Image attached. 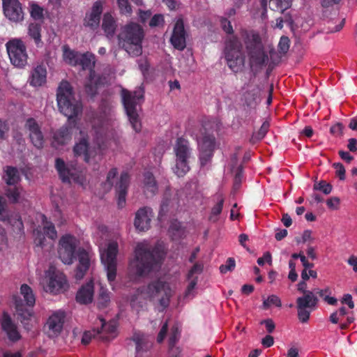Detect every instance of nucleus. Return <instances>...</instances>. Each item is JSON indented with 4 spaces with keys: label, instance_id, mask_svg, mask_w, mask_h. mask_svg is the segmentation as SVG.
I'll return each instance as SVG.
<instances>
[{
    "label": "nucleus",
    "instance_id": "18",
    "mask_svg": "<svg viewBox=\"0 0 357 357\" xmlns=\"http://www.w3.org/2000/svg\"><path fill=\"white\" fill-rule=\"evenodd\" d=\"M3 14L7 19L13 22H20L24 20V11L19 0H2Z\"/></svg>",
    "mask_w": 357,
    "mask_h": 357
},
{
    "label": "nucleus",
    "instance_id": "54",
    "mask_svg": "<svg viewBox=\"0 0 357 357\" xmlns=\"http://www.w3.org/2000/svg\"><path fill=\"white\" fill-rule=\"evenodd\" d=\"M236 266L235 260L229 257L227 259L225 264H222L220 266V271L222 273H226L227 271H231Z\"/></svg>",
    "mask_w": 357,
    "mask_h": 357
},
{
    "label": "nucleus",
    "instance_id": "28",
    "mask_svg": "<svg viewBox=\"0 0 357 357\" xmlns=\"http://www.w3.org/2000/svg\"><path fill=\"white\" fill-rule=\"evenodd\" d=\"M142 189L147 198L153 197L158 193V183L153 174L150 172H146L143 174Z\"/></svg>",
    "mask_w": 357,
    "mask_h": 357
},
{
    "label": "nucleus",
    "instance_id": "37",
    "mask_svg": "<svg viewBox=\"0 0 357 357\" xmlns=\"http://www.w3.org/2000/svg\"><path fill=\"white\" fill-rule=\"evenodd\" d=\"M80 52L71 50L67 46L63 47V59L64 61L73 66H77L79 56Z\"/></svg>",
    "mask_w": 357,
    "mask_h": 357
},
{
    "label": "nucleus",
    "instance_id": "47",
    "mask_svg": "<svg viewBox=\"0 0 357 357\" xmlns=\"http://www.w3.org/2000/svg\"><path fill=\"white\" fill-rule=\"evenodd\" d=\"M345 315L348 316L350 314L348 312L347 309L342 306L330 315L329 320L332 324H336L339 322L340 317Z\"/></svg>",
    "mask_w": 357,
    "mask_h": 357
},
{
    "label": "nucleus",
    "instance_id": "49",
    "mask_svg": "<svg viewBox=\"0 0 357 357\" xmlns=\"http://www.w3.org/2000/svg\"><path fill=\"white\" fill-rule=\"evenodd\" d=\"M332 189L333 186L326 181H321L314 185V190L321 191L325 195L330 194Z\"/></svg>",
    "mask_w": 357,
    "mask_h": 357
},
{
    "label": "nucleus",
    "instance_id": "2",
    "mask_svg": "<svg viewBox=\"0 0 357 357\" xmlns=\"http://www.w3.org/2000/svg\"><path fill=\"white\" fill-rule=\"evenodd\" d=\"M145 33L143 27L135 22H130L122 27L118 35L119 45L131 56L142 54V41Z\"/></svg>",
    "mask_w": 357,
    "mask_h": 357
},
{
    "label": "nucleus",
    "instance_id": "19",
    "mask_svg": "<svg viewBox=\"0 0 357 357\" xmlns=\"http://www.w3.org/2000/svg\"><path fill=\"white\" fill-rule=\"evenodd\" d=\"M186 38L187 33L185 30L183 20L179 17L174 24L170 43L175 49L182 51L186 47Z\"/></svg>",
    "mask_w": 357,
    "mask_h": 357
},
{
    "label": "nucleus",
    "instance_id": "43",
    "mask_svg": "<svg viewBox=\"0 0 357 357\" xmlns=\"http://www.w3.org/2000/svg\"><path fill=\"white\" fill-rule=\"evenodd\" d=\"M30 15L35 20H43L44 18V9L36 3L30 5Z\"/></svg>",
    "mask_w": 357,
    "mask_h": 357
},
{
    "label": "nucleus",
    "instance_id": "35",
    "mask_svg": "<svg viewBox=\"0 0 357 357\" xmlns=\"http://www.w3.org/2000/svg\"><path fill=\"white\" fill-rule=\"evenodd\" d=\"M71 128L65 125L61 127L54 135V139L61 145L65 144L71 139Z\"/></svg>",
    "mask_w": 357,
    "mask_h": 357
},
{
    "label": "nucleus",
    "instance_id": "10",
    "mask_svg": "<svg viewBox=\"0 0 357 357\" xmlns=\"http://www.w3.org/2000/svg\"><path fill=\"white\" fill-rule=\"evenodd\" d=\"M118 252V243L112 241L108 244L106 250L101 253V261L107 271V278L109 283L114 282L116 277Z\"/></svg>",
    "mask_w": 357,
    "mask_h": 357
},
{
    "label": "nucleus",
    "instance_id": "60",
    "mask_svg": "<svg viewBox=\"0 0 357 357\" xmlns=\"http://www.w3.org/2000/svg\"><path fill=\"white\" fill-rule=\"evenodd\" d=\"M189 280V284H188V285L186 288V290L185 291V297L189 296L191 294L192 291L195 288V287L197 284V276L192 277L191 278V280Z\"/></svg>",
    "mask_w": 357,
    "mask_h": 357
},
{
    "label": "nucleus",
    "instance_id": "57",
    "mask_svg": "<svg viewBox=\"0 0 357 357\" xmlns=\"http://www.w3.org/2000/svg\"><path fill=\"white\" fill-rule=\"evenodd\" d=\"M343 124L342 123H337L331 127L330 132L335 136L340 137L343 135Z\"/></svg>",
    "mask_w": 357,
    "mask_h": 357
},
{
    "label": "nucleus",
    "instance_id": "29",
    "mask_svg": "<svg viewBox=\"0 0 357 357\" xmlns=\"http://www.w3.org/2000/svg\"><path fill=\"white\" fill-rule=\"evenodd\" d=\"M94 293L93 282L92 280L89 281L82 285L77 291L76 294V301L78 303L86 305L91 303L93 301Z\"/></svg>",
    "mask_w": 357,
    "mask_h": 357
},
{
    "label": "nucleus",
    "instance_id": "33",
    "mask_svg": "<svg viewBox=\"0 0 357 357\" xmlns=\"http://www.w3.org/2000/svg\"><path fill=\"white\" fill-rule=\"evenodd\" d=\"M47 70L43 66H37L31 72L30 84L40 86L46 82Z\"/></svg>",
    "mask_w": 357,
    "mask_h": 357
},
{
    "label": "nucleus",
    "instance_id": "53",
    "mask_svg": "<svg viewBox=\"0 0 357 357\" xmlns=\"http://www.w3.org/2000/svg\"><path fill=\"white\" fill-rule=\"evenodd\" d=\"M117 174L118 170L116 168H112L109 171L105 183V186L107 188L108 190H110L113 186V180L116 176Z\"/></svg>",
    "mask_w": 357,
    "mask_h": 357
},
{
    "label": "nucleus",
    "instance_id": "44",
    "mask_svg": "<svg viewBox=\"0 0 357 357\" xmlns=\"http://www.w3.org/2000/svg\"><path fill=\"white\" fill-rule=\"evenodd\" d=\"M43 219L45 223L43 227L45 234L51 239H55L57 237V232L54 224L46 221L47 218L45 215H43Z\"/></svg>",
    "mask_w": 357,
    "mask_h": 357
},
{
    "label": "nucleus",
    "instance_id": "45",
    "mask_svg": "<svg viewBox=\"0 0 357 357\" xmlns=\"http://www.w3.org/2000/svg\"><path fill=\"white\" fill-rule=\"evenodd\" d=\"M224 204V199L220 197L218 203L212 208L208 220L211 222L218 221V216L221 213Z\"/></svg>",
    "mask_w": 357,
    "mask_h": 357
},
{
    "label": "nucleus",
    "instance_id": "21",
    "mask_svg": "<svg viewBox=\"0 0 357 357\" xmlns=\"http://www.w3.org/2000/svg\"><path fill=\"white\" fill-rule=\"evenodd\" d=\"M130 175L128 172H123L121 174L119 180L115 185L116 196L117 197V204L119 208L125 206L126 202V196L130 185Z\"/></svg>",
    "mask_w": 357,
    "mask_h": 357
},
{
    "label": "nucleus",
    "instance_id": "59",
    "mask_svg": "<svg viewBox=\"0 0 357 357\" xmlns=\"http://www.w3.org/2000/svg\"><path fill=\"white\" fill-rule=\"evenodd\" d=\"M164 22V17L162 15L155 14L154 15L149 22V26L151 27H155L159 26L160 24Z\"/></svg>",
    "mask_w": 357,
    "mask_h": 357
},
{
    "label": "nucleus",
    "instance_id": "22",
    "mask_svg": "<svg viewBox=\"0 0 357 357\" xmlns=\"http://www.w3.org/2000/svg\"><path fill=\"white\" fill-rule=\"evenodd\" d=\"M102 13V5L100 1H96L90 12L86 13L83 20V26L91 31L98 28L100 22V16Z\"/></svg>",
    "mask_w": 357,
    "mask_h": 357
},
{
    "label": "nucleus",
    "instance_id": "17",
    "mask_svg": "<svg viewBox=\"0 0 357 357\" xmlns=\"http://www.w3.org/2000/svg\"><path fill=\"white\" fill-rule=\"evenodd\" d=\"M6 201L0 196V220L10 225L14 232L22 235L24 234V224L19 213L9 215L6 211Z\"/></svg>",
    "mask_w": 357,
    "mask_h": 357
},
{
    "label": "nucleus",
    "instance_id": "51",
    "mask_svg": "<svg viewBox=\"0 0 357 357\" xmlns=\"http://www.w3.org/2000/svg\"><path fill=\"white\" fill-rule=\"evenodd\" d=\"M117 3L121 14L130 15L132 13V7L128 0H117Z\"/></svg>",
    "mask_w": 357,
    "mask_h": 357
},
{
    "label": "nucleus",
    "instance_id": "62",
    "mask_svg": "<svg viewBox=\"0 0 357 357\" xmlns=\"http://www.w3.org/2000/svg\"><path fill=\"white\" fill-rule=\"evenodd\" d=\"M260 324L261 325H263V324L265 325L266 331L268 333H273L275 328V324L271 319H267L262 320L260 322Z\"/></svg>",
    "mask_w": 357,
    "mask_h": 357
},
{
    "label": "nucleus",
    "instance_id": "46",
    "mask_svg": "<svg viewBox=\"0 0 357 357\" xmlns=\"http://www.w3.org/2000/svg\"><path fill=\"white\" fill-rule=\"evenodd\" d=\"M270 2L275 6L273 10H277L281 13H284L291 6V0H270Z\"/></svg>",
    "mask_w": 357,
    "mask_h": 357
},
{
    "label": "nucleus",
    "instance_id": "42",
    "mask_svg": "<svg viewBox=\"0 0 357 357\" xmlns=\"http://www.w3.org/2000/svg\"><path fill=\"white\" fill-rule=\"evenodd\" d=\"M110 302L109 292L105 288L101 287L98 298V307L100 309L105 308Z\"/></svg>",
    "mask_w": 357,
    "mask_h": 357
},
{
    "label": "nucleus",
    "instance_id": "58",
    "mask_svg": "<svg viewBox=\"0 0 357 357\" xmlns=\"http://www.w3.org/2000/svg\"><path fill=\"white\" fill-rule=\"evenodd\" d=\"M203 271V266L200 264H195L189 271L187 278L188 280H191L192 277H195V274H200Z\"/></svg>",
    "mask_w": 357,
    "mask_h": 357
},
{
    "label": "nucleus",
    "instance_id": "40",
    "mask_svg": "<svg viewBox=\"0 0 357 357\" xmlns=\"http://www.w3.org/2000/svg\"><path fill=\"white\" fill-rule=\"evenodd\" d=\"M28 33L36 44L41 42V25L38 23H30L28 28Z\"/></svg>",
    "mask_w": 357,
    "mask_h": 357
},
{
    "label": "nucleus",
    "instance_id": "63",
    "mask_svg": "<svg viewBox=\"0 0 357 357\" xmlns=\"http://www.w3.org/2000/svg\"><path fill=\"white\" fill-rule=\"evenodd\" d=\"M355 321L353 312L350 313V315L347 317L346 321L340 324L339 327L341 330H346L349 328V325Z\"/></svg>",
    "mask_w": 357,
    "mask_h": 357
},
{
    "label": "nucleus",
    "instance_id": "31",
    "mask_svg": "<svg viewBox=\"0 0 357 357\" xmlns=\"http://www.w3.org/2000/svg\"><path fill=\"white\" fill-rule=\"evenodd\" d=\"M318 298L313 291H307L305 292V294L302 296L297 298L296 305L314 310L318 303Z\"/></svg>",
    "mask_w": 357,
    "mask_h": 357
},
{
    "label": "nucleus",
    "instance_id": "3",
    "mask_svg": "<svg viewBox=\"0 0 357 357\" xmlns=\"http://www.w3.org/2000/svg\"><path fill=\"white\" fill-rule=\"evenodd\" d=\"M122 103L132 128L136 132L142 130V123L139 115L140 105L144 100V90L139 87L134 91L126 89L121 90Z\"/></svg>",
    "mask_w": 357,
    "mask_h": 357
},
{
    "label": "nucleus",
    "instance_id": "8",
    "mask_svg": "<svg viewBox=\"0 0 357 357\" xmlns=\"http://www.w3.org/2000/svg\"><path fill=\"white\" fill-rule=\"evenodd\" d=\"M59 179L63 183H82V172L74 162H66L61 158H56L54 163Z\"/></svg>",
    "mask_w": 357,
    "mask_h": 357
},
{
    "label": "nucleus",
    "instance_id": "20",
    "mask_svg": "<svg viewBox=\"0 0 357 357\" xmlns=\"http://www.w3.org/2000/svg\"><path fill=\"white\" fill-rule=\"evenodd\" d=\"M24 127L29 132V139L32 144L38 149L43 147L45 139L41 128L33 118L26 119Z\"/></svg>",
    "mask_w": 357,
    "mask_h": 357
},
{
    "label": "nucleus",
    "instance_id": "34",
    "mask_svg": "<svg viewBox=\"0 0 357 357\" xmlns=\"http://www.w3.org/2000/svg\"><path fill=\"white\" fill-rule=\"evenodd\" d=\"M102 29L107 38H113L116 29V23L114 17L109 13H105L103 15Z\"/></svg>",
    "mask_w": 357,
    "mask_h": 357
},
{
    "label": "nucleus",
    "instance_id": "15",
    "mask_svg": "<svg viewBox=\"0 0 357 357\" xmlns=\"http://www.w3.org/2000/svg\"><path fill=\"white\" fill-rule=\"evenodd\" d=\"M199 151V158L202 167L206 165L212 159L215 150V138L213 135L205 133L197 139Z\"/></svg>",
    "mask_w": 357,
    "mask_h": 357
},
{
    "label": "nucleus",
    "instance_id": "14",
    "mask_svg": "<svg viewBox=\"0 0 357 357\" xmlns=\"http://www.w3.org/2000/svg\"><path fill=\"white\" fill-rule=\"evenodd\" d=\"M78 241L77 238L70 235L63 236L59 240L58 250L59 257L65 264H72L75 259V250Z\"/></svg>",
    "mask_w": 357,
    "mask_h": 357
},
{
    "label": "nucleus",
    "instance_id": "38",
    "mask_svg": "<svg viewBox=\"0 0 357 357\" xmlns=\"http://www.w3.org/2000/svg\"><path fill=\"white\" fill-rule=\"evenodd\" d=\"M4 179L8 185H14L20 181L18 171L15 167H7Z\"/></svg>",
    "mask_w": 357,
    "mask_h": 357
},
{
    "label": "nucleus",
    "instance_id": "30",
    "mask_svg": "<svg viewBox=\"0 0 357 357\" xmlns=\"http://www.w3.org/2000/svg\"><path fill=\"white\" fill-rule=\"evenodd\" d=\"M64 319L65 314L63 312H55L49 317L47 324L54 335H58L61 332Z\"/></svg>",
    "mask_w": 357,
    "mask_h": 357
},
{
    "label": "nucleus",
    "instance_id": "12",
    "mask_svg": "<svg viewBox=\"0 0 357 357\" xmlns=\"http://www.w3.org/2000/svg\"><path fill=\"white\" fill-rule=\"evenodd\" d=\"M170 289L166 282L156 280L151 282L146 288V294L151 300L158 298L160 305L166 308L169 304Z\"/></svg>",
    "mask_w": 357,
    "mask_h": 357
},
{
    "label": "nucleus",
    "instance_id": "50",
    "mask_svg": "<svg viewBox=\"0 0 357 357\" xmlns=\"http://www.w3.org/2000/svg\"><path fill=\"white\" fill-rule=\"evenodd\" d=\"M290 47V40L287 36H282L278 43V51L280 54H286Z\"/></svg>",
    "mask_w": 357,
    "mask_h": 357
},
{
    "label": "nucleus",
    "instance_id": "61",
    "mask_svg": "<svg viewBox=\"0 0 357 357\" xmlns=\"http://www.w3.org/2000/svg\"><path fill=\"white\" fill-rule=\"evenodd\" d=\"M222 29L228 34H231L234 32L233 27L230 21L226 18H222L220 20Z\"/></svg>",
    "mask_w": 357,
    "mask_h": 357
},
{
    "label": "nucleus",
    "instance_id": "27",
    "mask_svg": "<svg viewBox=\"0 0 357 357\" xmlns=\"http://www.w3.org/2000/svg\"><path fill=\"white\" fill-rule=\"evenodd\" d=\"M178 205L177 195L173 194L171 189L167 188L162 199L159 215H165L171 208H176Z\"/></svg>",
    "mask_w": 357,
    "mask_h": 357
},
{
    "label": "nucleus",
    "instance_id": "7",
    "mask_svg": "<svg viewBox=\"0 0 357 357\" xmlns=\"http://www.w3.org/2000/svg\"><path fill=\"white\" fill-rule=\"evenodd\" d=\"M20 294L24 298V301L20 297L15 296L13 297L15 307L18 317L22 324L28 321L33 315V307L36 303V298L32 289L26 284H23L20 287Z\"/></svg>",
    "mask_w": 357,
    "mask_h": 357
},
{
    "label": "nucleus",
    "instance_id": "55",
    "mask_svg": "<svg viewBox=\"0 0 357 357\" xmlns=\"http://www.w3.org/2000/svg\"><path fill=\"white\" fill-rule=\"evenodd\" d=\"M333 167L335 169L336 175L339 177L340 180L344 181L346 172L344 165L340 162H335L333 165Z\"/></svg>",
    "mask_w": 357,
    "mask_h": 357
},
{
    "label": "nucleus",
    "instance_id": "36",
    "mask_svg": "<svg viewBox=\"0 0 357 357\" xmlns=\"http://www.w3.org/2000/svg\"><path fill=\"white\" fill-rule=\"evenodd\" d=\"M22 191V188L15 185H8L5 194L10 203L15 204L20 202Z\"/></svg>",
    "mask_w": 357,
    "mask_h": 357
},
{
    "label": "nucleus",
    "instance_id": "64",
    "mask_svg": "<svg viewBox=\"0 0 357 357\" xmlns=\"http://www.w3.org/2000/svg\"><path fill=\"white\" fill-rule=\"evenodd\" d=\"M167 330H168V324H167V322H165L162 325V326L160 328L159 333L158 335V337H157L158 342L161 343L164 340V339L167 335Z\"/></svg>",
    "mask_w": 357,
    "mask_h": 357
},
{
    "label": "nucleus",
    "instance_id": "25",
    "mask_svg": "<svg viewBox=\"0 0 357 357\" xmlns=\"http://www.w3.org/2000/svg\"><path fill=\"white\" fill-rule=\"evenodd\" d=\"M246 86L251 89L245 90L243 93L241 100L244 105L250 108H255L261 102L260 92L261 89L258 84L252 86L250 83H248Z\"/></svg>",
    "mask_w": 357,
    "mask_h": 357
},
{
    "label": "nucleus",
    "instance_id": "26",
    "mask_svg": "<svg viewBox=\"0 0 357 357\" xmlns=\"http://www.w3.org/2000/svg\"><path fill=\"white\" fill-rule=\"evenodd\" d=\"M101 327L97 328L98 338L103 341H109L116 336L117 324L115 320L106 322L102 318H100Z\"/></svg>",
    "mask_w": 357,
    "mask_h": 357
},
{
    "label": "nucleus",
    "instance_id": "5",
    "mask_svg": "<svg viewBox=\"0 0 357 357\" xmlns=\"http://www.w3.org/2000/svg\"><path fill=\"white\" fill-rule=\"evenodd\" d=\"M241 36L245 43L250 62L257 66L265 64L268 61V55L264 50L259 33L253 31L243 30Z\"/></svg>",
    "mask_w": 357,
    "mask_h": 357
},
{
    "label": "nucleus",
    "instance_id": "11",
    "mask_svg": "<svg viewBox=\"0 0 357 357\" xmlns=\"http://www.w3.org/2000/svg\"><path fill=\"white\" fill-rule=\"evenodd\" d=\"M45 278H48L45 287L47 292L58 294L64 292L68 288L66 275L54 266H50L45 272Z\"/></svg>",
    "mask_w": 357,
    "mask_h": 357
},
{
    "label": "nucleus",
    "instance_id": "9",
    "mask_svg": "<svg viewBox=\"0 0 357 357\" xmlns=\"http://www.w3.org/2000/svg\"><path fill=\"white\" fill-rule=\"evenodd\" d=\"M174 152L176 157L174 172L178 177H182L190 170L188 158H190V151L188 142L182 137L178 138L174 147Z\"/></svg>",
    "mask_w": 357,
    "mask_h": 357
},
{
    "label": "nucleus",
    "instance_id": "4",
    "mask_svg": "<svg viewBox=\"0 0 357 357\" xmlns=\"http://www.w3.org/2000/svg\"><path fill=\"white\" fill-rule=\"evenodd\" d=\"M56 102L59 110L68 119L76 117L82 112V105L76 100L73 87L67 81H62L56 91Z\"/></svg>",
    "mask_w": 357,
    "mask_h": 357
},
{
    "label": "nucleus",
    "instance_id": "56",
    "mask_svg": "<svg viewBox=\"0 0 357 357\" xmlns=\"http://www.w3.org/2000/svg\"><path fill=\"white\" fill-rule=\"evenodd\" d=\"M98 337L97 335V330H93L92 331H86L84 333L82 338V343L83 344H88L91 342L92 337Z\"/></svg>",
    "mask_w": 357,
    "mask_h": 357
},
{
    "label": "nucleus",
    "instance_id": "23",
    "mask_svg": "<svg viewBox=\"0 0 357 357\" xmlns=\"http://www.w3.org/2000/svg\"><path fill=\"white\" fill-rule=\"evenodd\" d=\"M153 211L150 207L144 206L137 210L135 213L134 225L139 231H144L151 227Z\"/></svg>",
    "mask_w": 357,
    "mask_h": 357
},
{
    "label": "nucleus",
    "instance_id": "13",
    "mask_svg": "<svg viewBox=\"0 0 357 357\" xmlns=\"http://www.w3.org/2000/svg\"><path fill=\"white\" fill-rule=\"evenodd\" d=\"M7 52L10 62L17 67L22 68L27 63L26 46L20 39H13L6 44Z\"/></svg>",
    "mask_w": 357,
    "mask_h": 357
},
{
    "label": "nucleus",
    "instance_id": "1",
    "mask_svg": "<svg viewBox=\"0 0 357 357\" xmlns=\"http://www.w3.org/2000/svg\"><path fill=\"white\" fill-rule=\"evenodd\" d=\"M165 253L161 245H151L148 242L138 243L135 257L129 264V273L135 277H144L160 268Z\"/></svg>",
    "mask_w": 357,
    "mask_h": 357
},
{
    "label": "nucleus",
    "instance_id": "52",
    "mask_svg": "<svg viewBox=\"0 0 357 357\" xmlns=\"http://www.w3.org/2000/svg\"><path fill=\"white\" fill-rule=\"evenodd\" d=\"M180 337V331L178 327L173 326L171 328V333L169 337V345L170 347H174Z\"/></svg>",
    "mask_w": 357,
    "mask_h": 357
},
{
    "label": "nucleus",
    "instance_id": "6",
    "mask_svg": "<svg viewBox=\"0 0 357 357\" xmlns=\"http://www.w3.org/2000/svg\"><path fill=\"white\" fill-rule=\"evenodd\" d=\"M225 59L229 68L238 73L244 66L245 56L241 40L235 36L229 37L225 42Z\"/></svg>",
    "mask_w": 357,
    "mask_h": 357
},
{
    "label": "nucleus",
    "instance_id": "32",
    "mask_svg": "<svg viewBox=\"0 0 357 357\" xmlns=\"http://www.w3.org/2000/svg\"><path fill=\"white\" fill-rule=\"evenodd\" d=\"M96 64L95 56L91 52L80 53L77 62V66H81L83 70H89L90 75L94 73Z\"/></svg>",
    "mask_w": 357,
    "mask_h": 357
},
{
    "label": "nucleus",
    "instance_id": "24",
    "mask_svg": "<svg viewBox=\"0 0 357 357\" xmlns=\"http://www.w3.org/2000/svg\"><path fill=\"white\" fill-rule=\"evenodd\" d=\"M0 323L2 331L6 333L10 341L15 342L20 340L21 335L17 326L8 312L3 313Z\"/></svg>",
    "mask_w": 357,
    "mask_h": 357
},
{
    "label": "nucleus",
    "instance_id": "16",
    "mask_svg": "<svg viewBox=\"0 0 357 357\" xmlns=\"http://www.w3.org/2000/svg\"><path fill=\"white\" fill-rule=\"evenodd\" d=\"M79 135L80 138L73 146V153L75 157H82L84 161L88 163L96 155L97 151L95 147L90 146L87 133L81 130Z\"/></svg>",
    "mask_w": 357,
    "mask_h": 357
},
{
    "label": "nucleus",
    "instance_id": "48",
    "mask_svg": "<svg viewBox=\"0 0 357 357\" xmlns=\"http://www.w3.org/2000/svg\"><path fill=\"white\" fill-rule=\"evenodd\" d=\"M298 312V318L301 323H306L308 321L312 312V309L306 307H301L296 305Z\"/></svg>",
    "mask_w": 357,
    "mask_h": 357
},
{
    "label": "nucleus",
    "instance_id": "39",
    "mask_svg": "<svg viewBox=\"0 0 357 357\" xmlns=\"http://www.w3.org/2000/svg\"><path fill=\"white\" fill-rule=\"evenodd\" d=\"M270 127V123L268 121H265L261 126L259 130L254 132L250 139L252 144H255L261 141L266 135Z\"/></svg>",
    "mask_w": 357,
    "mask_h": 357
},
{
    "label": "nucleus",
    "instance_id": "41",
    "mask_svg": "<svg viewBox=\"0 0 357 357\" xmlns=\"http://www.w3.org/2000/svg\"><path fill=\"white\" fill-rule=\"evenodd\" d=\"M79 265L85 269H89L90 266V257L89 252L84 248H79L77 252Z\"/></svg>",
    "mask_w": 357,
    "mask_h": 357
}]
</instances>
